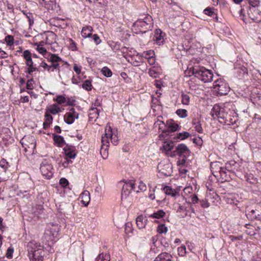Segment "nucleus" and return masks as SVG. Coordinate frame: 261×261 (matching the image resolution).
I'll return each mask as SVG.
<instances>
[{
	"mask_svg": "<svg viewBox=\"0 0 261 261\" xmlns=\"http://www.w3.org/2000/svg\"><path fill=\"white\" fill-rule=\"evenodd\" d=\"M190 151L187 146L184 144H180L176 147V150L174 151L172 156L178 155L187 158L190 155Z\"/></svg>",
	"mask_w": 261,
	"mask_h": 261,
	"instance_id": "10",
	"label": "nucleus"
},
{
	"mask_svg": "<svg viewBox=\"0 0 261 261\" xmlns=\"http://www.w3.org/2000/svg\"><path fill=\"white\" fill-rule=\"evenodd\" d=\"M248 218L251 220H261V206H257L255 209H252L246 214Z\"/></svg>",
	"mask_w": 261,
	"mask_h": 261,
	"instance_id": "13",
	"label": "nucleus"
},
{
	"mask_svg": "<svg viewBox=\"0 0 261 261\" xmlns=\"http://www.w3.org/2000/svg\"><path fill=\"white\" fill-rule=\"evenodd\" d=\"M162 190L166 195L172 197H175L176 194H178L175 189L172 188L170 186H165L162 188Z\"/></svg>",
	"mask_w": 261,
	"mask_h": 261,
	"instance_id": "29",
	"label": "nucleus"
},
{
	"mask_svg": "<svg viewBox=\"0 0 261 261\" xmlns=\"http://www.w3.org/2000/svg\"><path fill=\"white\" fill-rule=\"evenodd\" d=\"M181 102L183 105H188L190 102V96L187 94L182 93L181 94Z\"/></svg>",
	"mask_w": 261,
	"mask_h": 261,
	"instance_id": "41",
	"label": "nucleus"
},
{
	"mask_svg": "<svg viewBox=\"0 0 261 261\" xmlns=\"http://www.w3.org/2000/svg\"><path fill=\"white\" fill-rule=\"evenodd\" d=\"M236 70L237 76L240 79H243L247 74V69L244 66L240 67Z\"/></svg>",
	"mask_w": 261,
	"mask_h": 261,
	"instance_id": "27",
	"label": "nucleus"
},
{
	"mask_svg": "<svg viewBox=\"0 0 261 261\" xmlns=\"http://www.w3.org/2000/svg\"><path fill=\"white\" fill-rule=\"evenodd\" d=\"M148 62L150 65H153L155 62V59L154 56L148 57L147 58Z\"/></svg>",
	"mask_w": 261,
	"mask_h": 261,
	"instance_id": "64",
	"label": "nucleus"
},
{
	"mask_svg": "<svg viewBox=\"0 0 261 261\" xmlns=\"http://www.w3.org/2000/svg\"><path fill=\"white\" fill-rule=\"evenodd\" d=\"M201 205L203 208H207L210 206L211 202L207 200L206 198L205 199H203L200 201Z\"/></svg>",
	"mask_w": 261,
	"mask_h": 261,
	"instance_id": "52",
	"label": "nucleus"
},
{
	"mask_svg": "<svg viewBox=\"0 0 261 261\" xmlns=\"http://www.w3.org/2000/svg\"><path fill=\"white\" fill-rule=\"evenodd\" d=\"M216 197H218V195L213 193V194H207L206 196V199L208 200L210 202L213 203L214 202V199H215Z\"/></svg>",
	"mask_w": 261,
	"mask_h": 261,
	"instance_id": "47",
	"label": "nucleus"
},
{
	"mask_svg": "<svg viewBox=\"0 0 261 261\" xmlns=\"http://www.w3.org/2000/svg\"><path fill=\"white\" fill-rule=\"evenodd\" d=\"M259 4V0H249L250 7L247 10L249 17L256 22H261V17H259L260 13L257 9Z\"/></svg>",
	"mask_w": 261,
	"mask_h": 261,
	"instance_id": "4",
	"label": "nucleus"
},
{
	"mask_svg": "<svg viewBox=\"0 0 261 261\" xmlns=\"http://www.w3.org/2000/svg\"><path fill=\"white\" fill-rule=\"evenodd\" d=\"M136 188L139 192L144 191L147 188L146 185L142 181H139L138 185L136 184Z\"/></svg>",
	"mask_w": 261,
	"mask_h": 261,
	"instance_id": "42",
	"label": "nucleus"
},
{
	"mask_svg": "<svg viewBox=\"0 0 261 261\" xmlns=\"http://www.w3.org/2000/svg\"><path fill=\"white\" fill-rule=\"evenodd\" d=\"M155 56L154 51L152 50H149L144 53V57L147 59L148 57H153Z\"/></svg>",
	"mask_w": 261,
	"mask_h": 261,
	"instance_id": "59",
	"label": "nucleus"
},
{
	"mask_svg": "<svg viewBox=\"0 0 261 261\" xmlns=\"http://www.w3.org/2000/svg\"><path fill=\"white\" fill-rule=\"evenodd\" d=\"M132 190L136 192H139V190L136 188V184L133 181L124 183L122 189V196H127Z\"/></svg>",
	"mask_w": 261,
	"mask_h": 261,
	"instance_id": "11",
	"label": "nucleus"
},
{
	"mask_svg": "<svg viewBox=\"0 0 261 261\" xmlns=\"http://www.w3.org/2000/svg\"><path fill=\"white\" fill-rule=\"evenodd\" d=\"M239 164L234 161H230L225 164V169L229 171L238 170Z\"/></svg>",
	"mask_w": 261,
	"mask_h": 261,
	"instance_id": "22",
	"label": "nucleus"
},
{
	"mask_svg": "<svg viewBox=\"0 0 261 261\" xmlns=\"http://www.w3.org/2000/svg\"><path fill=\"white\" fill-rule=\"evenodd\" d=\"M54 140L57 144L58 146L62 147L65 144V141L63 137L59 135H54Z\"/></svg>",
	"mask_w": 261,
	"mask_h": 261,
	"instance_id": "34",
	"label": "nucleus"
},
{
	"mask_svg": "<svg viewBox=\"0 0 261 261\" xmlns=\"http://www.w3.org/2000/svg\"><path fill=\"white\" fill-rule=\"evenodd\" d=\"M213 88L215 91L220 95L227 94L230 89L227 84L221 79L217 80L214 83Z\"/></svg>",
	"mask_w": 261,
	"mask_h": 261,
	"instance_id": "6",
	"label": "nucleus"
},
{
	"mask_svg": "<svg viewBox=\"0 0 261 261\" xmlns=\"http://www.w3.org/2000/svg\"><path fill=\"white\" fill-rule=\"evenodd\" d=\"M82 203L85 205L87 206L90 201V196L89 191L85 190L81 195Z\"/></svg>",
	"mask_w": 261,
	"mask_h": 261,
	"instance_id": "24",
	"label": "nucleus"
},
{
	"mask_svg": "<svg viewBox=\"0 0 261 261\" xmlns=\"http://www.w3.org/2000/svg\"><path fill=\"white\" fill-rule=\"evenodd\" d=\"M172 256L167 252H162L159 254L153 261H172Z\"/></svg>",
	"mask_w": 261,
	"mask_h": 261,
	"instance_id": "20",
	"label": "nucleus"
},
{
	"mask_svg": "<svg viewBox=\"0 0 261 261\" xmlns=\"http://www.w3.org/2000/svg\"><path fill=\"white\" fill-rule=\"evenodd\" d=\"M26 16L28 19V21L29 22V25L31 27L34 23V19H33V15L31 13H29V14H27Z\"/></svg>",
	"mask_w": 261,
	"mask_h": 261,
	"instance_id": "60",
	"label": "nucleus"
},
{
	"mask_svg": "<svg viewBox=\"0 0 261 261\" xmlns=\"http://www.w3.org/2000/svg\"><path fill=\"white\" fill-rule=\"evenodd\" d=\"M59 183L61 186L64 188L66 187L69 184L67 179L65 178H61L60 179Z\"/></svg>",
	"mask_w": 261,
	"mask_h": 261,
	"instance_id": "55",
	"label": "nucleus"
},
{
	"mask_svg": "<svg viewBox=\"0 0 261 261\" xmlns=\"http://www.w3.org/2000/svg\"><path fill=\"white\" fill-rule=\"evenodd\" d=\"M35 210H34V213L36 215H39L43 212V208L41 205H37L35 207Z\"/></svg>",
	"mask_w": 261,
	"mask_h": 261,
	"instance_id": "45",
	"label": "nucleus"
},
{
	"mask_svg": "<svg viewBox=\"0 0 261 261\" xmlns=\"http://www.w3.org/2000/svg\"><path fill=\"white\" fill-rule=\"evenodd\" d=\"M110 257L108 254H100L96 258V261H110Z\"/></svg>",
	"mask_w": 261,
	"mask_h": 261,
	"instance_id": "36",
	"label": "nucleus"
},
{
	"mask_svg": "<svg viewBox=\"0 0 261 261\" xmlns=\"http://www.w3.org/2000/svg\"><path fill=\"white\" fill-rule=\"evenodd\" d=\"M190 134L187 132L180 133L178 134L177 138L180 140H184L189 137Z\"/></svg>",
	"mask_w": 261,
	"mask_h": 261,
	"instance_id": "48",
	"label": "nucleus"
},
{
	"mask_svg": "<svg viewBox=\"0 0 261 261\" xmlns=\"http://www.w3.org/2000/svg\"><path fill=\"white\" fill-rule=\"evenodd\" d=\"M92 31L93 29L91 26L83 27L81 31V35L85 38L90 37L92 36Z\"/></svg>",
	"mask_w": 261,
	"mask_h": 261,
	"instance_id": "26",
	"label": "nucleus"
},
{
	"mask_svg": "<svg viewBox=\"0 0 261 261\" xmlns=\"http://www.w3.org/2000/svg\"><path fill=\"white\" fill-rule=\"evenodd\" d=\"M78 118L79 114L73 108L70 109L69 111L67 112L64 116L65 122L68 124H72L74 122V120Z\"/></svg>",
	"mask_w": 261,
	"mask_h": 261,
	"instance_id": "12",
	"label": "nucleus"
},
{
	"mask_svg": "<svg viewBox=\"0 0 261 261\" xmlns=\"http://www.w3.org/2000/svg\"><path fill=\"white\" fill-rule=\"evenodd\" d=\"M40 169L42 175L47 178H50L53 176V167L49 160H43L40 165Z\"/></svg>",
	"mask_w": 261,
	"mask_h": 261,
	"instance_id": "7",
	"label": "nucleus"
},
{
	"mask_svg": "<svg viewBox=\"0 0 261 261\" xmlns=\"http://www.w3.org/2000/svg\"><path fill=\"white\" fill-rule=\"evenodd\" d=\"M43 4L44 5L45 7L47 9H53L54 5L55 4V0H42Z\"/></svg>",
	"mask_w": 261,
	"mask_h": 261,
	"instance_id": "37",
	"label": "nucleus"
},
{
	"mask_svg": "<svg viewBox=\"0 0 261 261\" xmlns=\"http://www.w3.org/2000/svg\"><path fill=\"white\" fill-rule=\"evenodd\" d=\"M176 114L181 118H186L187 116V111L185 109H179L176 110Z\"/></svg>",
	"mask_w": 261,
	"mask_h": 261,
	"instance_id": "40",
	"label": "nucleus"
},
{
	"mask_svg": "<svg viewBox=\"0 0 261 261\" xmlns=\"http://www.w3.org/2000/svg\"><path fill=\"white\" fill-rule=\"evenodd\" d=\"M101 72L106 77H111L112 75V72L111 70L108 67H103L101 70Z\"/></svg>",
	"mask_w": 261,
	"mask_h": 261,
	"instance_id": "38",
	"label": "nucleus"
},
{
	"mask_svg": "<svg viewBox=\"0 0 261 261\" xmlns=\"http://www.w3.org/2000/svg\"><path fill=\"white\" fill-rule=\"evenodd\" d=\"M63 150L65 155L68 158L74 159L76 156L75 148L73 146L66 145L63 148Z\"/></svg>",
	"mask_w": 261,
	"mask_h": 261,
	"instance_id": "15",
	"label": "nucleus"
},
{
	"mask_svg": "<svg viewBox=\"0 0 261 261\" xmlns=\"http://www.w3.org/2000/svg\"><path fill=\"white\" fill-rule=\"evenodd\" d=\"M157 231L160 234L166 233L168 231V228L164 224H160L158 226Z\"/></svg>",
	"mask_w": 261,
	"mask_h": 261,
	"instance_id": "39",
	"label": "nucleus"
},
{
	"mask_svg": "<svg viewBox=\"0 0 261 261\" xmlns=\"http://www.w3.org/2000/svg\"><path fill=\"white\" fill-rule=\"evenodd\" d=\"M29 254L31 261H37L40 259L43 261L44 251L42 249L35 250L34 252Z\"/></svg>",
	"mask_w": 261,
	"mask_h": 261,
	"instance_id": "14",
	"label": "nucleus"
},
{
	"mask_svg": "<svg viewBox=\"0 0 261 261\" xmlns=\"http://www.w3.org/2000/svg\"><path fill=\"white\" fill-rule=\"evenodd\" d=\"M229 113H231L229 109L215 105L212 110L211 115L213 117L216 116L218 118L221 119L224 121L223 122L225 123H232L233 122L231 121V115L229 114Z\"/></svg>",
	"mask_w": 261,
	"mask_h": 261,
	"instance_id": "2",
	"label": "nucleus"
},
{
	"mask_svg": "<svg viewBox=\"0 0 261 261\" xmlns=\"http://www.w3.org/2000/svg\"><path fill=\"white\" fill-rule=\"evenodd\" d=\"M23 57L25 60L26 65H31L33 64L32 55L29 50H25L23 51Z\"/></svg>",
	"mask_w": 261,
	"mask_h": 261,
	"instance_id": "25",
	"label": "nucleus"
},
{
	"mask_svg": "<svg viewBox=\"0 0 261 261\" xmlns=\"http://www.w3.org/2000/svg\"><path fill=\"white\" fill-rule=\"evenodd\" d=\"M82 87L88 91L91 90L92 89L91 82L89 80L85 81L82 85Z\"/></svg>",
	"mask_w": 261,
	"mask_h": 261,
	"instance_id": "43",
	"label": "nucleus"
},
{
	"mask_svg": "<svg viewBox=\"0 0 261 261\" xmlns=\"http://www.w3.org/2000/svg\"><path fill=\"white\" fill-rule=\"evenodd\" d=\"M211 169L215 176H218V172L222 170V164L219 162H212L211 164Z\"/></svg>",
	"mask_w": 261,
	"mask_h": 261,
	"instance_id": "17",
	"label": "nucleus"
},
{
	"mask_svg": "<svg viewBox=\"0 0 261 261\" xmlns=\"http://www.w3.org/2000/svg\"><path fill=\"white\" fill-rule=\"evenodd\" d=\"M182 199L184 201V202L182 205L180 204H177V212L183 213L184 216H186L187 215V212H188V208L190 204L187 203L183 197H182Z\"/></svg>",
	"mask_w": 261,
	"mask_h": 261,
	"instance_id": "18",
	"label": "nucleus"
},
{
	"mask_svg": "<svg viewBox=\"0 0 261 261\" xmlns=\"http://www.w3.org/2000/svg\"><path fill=\"white\" fill-rule=\"evenodd\" d=\"M192 124L194 126V128L196 132L201 134L203 133L201 122L199 119H194L192 120Z\"/></svg>",
	"mask_w": 261,
	"mask_h": 261,
	"instance_id": "28",
	"label": "nucleus"
},
{
	"mask_svg": "<svg viewBox=\"0 0 261 261\" xmlns=\"http://www.w3.org/2000/svg\"><path fill=\"white\" fill-rule=\"evenodd\" d=\"M56 34L52 32L49 33L48 35L46 38L45 43L48 44H51L53 43V40L56 38Z\"/></svg>",
	"mask_w": 261,
	"mask_h": 261,
	"instance_id": "35",
	"label": "nucleus"
},
{
	"mask_svg": "<svg viewBox=\"0 0 261 261\" xmlns=\"http://www.w3.org/2000/svg\"><path fill=\"white\" fill-rule=\"evenodd\" d=\"M36 49L40 54L44 55V56H46V55L48 54L47 53L46 49L43 46L41 45H37Z\"/></svg>",
	"mask_w": 261,
	"mask_h": 261,
	"instance_id": "46",
	"label": "nucleus"
},
{
	"mask_svg": "<svg viewBox=\"0 0 261 261\" xmlns=\"http://www.w3.org/2000/svg\"><path fill=\"white\" fill-rule=\"evenodd\" d=\"M174 147V143L172 141H166L164 143L163 146L161 147V149H164L166 151H171Z\"/></svg>",
	"mask_w": 261,
	"mask_h": 261,
	"instance_id": "32",
	"label": "nucleus"
},
{
	"mask_svg": "<svg viewBox=\"0 0 261 261\" xmlns=\"http://www.w3.org/2000/svg\"><path fill=\"white\" fill-rule=\"evenodd\" d=\"M44 58L51 63V65L53 68L58 70L59 75L60 76V63L63 62L62 59L57 55L50 53L47 54L46 56H44Z\"/></svg>",
	"mask_w": 261,
	"mask_h": 261,
	"instance_id": "8",
	"label": "nucleus"
},
{
	"mask_svg": "<svg viewBox=\"0 0 261 261\" xmlns=\"http://www.w3.org/2000/svg\"><path fill=\"white\" fill-rule=\"evenodd\" d=\"M192 74L204 83L210 82L213 78V72L203 66H194L191 70Z\"/></svg>",
	"mask_w": 261,
	"mask_h": 261,
	"instance_id": "3",
	"label": "nucleus"
},
{
	"mask_svg": "<svg viewBox=\"0 0 261 261\" xmlns=\"http://www.w3.org/2000/svg\"><path fill=\"white\" fill-rule=\"evenodd\" d=\"M13 253V249L9 248L7 251L6 256L8 258H11Z\"/></svg>",
	"mask_w": 261,
	"mask_h": 261,
	"instance_id": "62",
	"label": "nucleus"
},
{
	"mask_svg": "<svg viewBox=\"0 0 261 261\" xmlns=\"http://www.w3.org/2000/svg\"><path fill=\"white\" fill-rule=\"evenodd\" d=\"M148 73L149 75L153 78H156L158 76L159 74L157 72L155 71V70L153 69H149L148 71Z\"/></svg>",
	"mask_w": 261,
	"mask_h": 261,
	"instance_id": "58",
	"label": "nucleus"
},
{
	"mask_svg": "<svg viewBox=\"0 0 261 261\" xmlns=\"http://www.w3.org/2000/svg\"><path fill=\"white\" fill-rule=\"evenodd\" d=\"M28 66V73L29 74H32V73L36 70H38V69L35 67H34L33 64H32L31 65H27Z\"/></svg>",
	"mask_w": 261,
	"mask_h": 261,
	"instance_id": "54",
	"label": "nucleus"
},
{
	"mask_svg": "<svg viewBox=\"0 0 261 261\" xmlns=\"http://www.w3.org/2000/svg\"><path fill=\"white\" fill-rule=\"evenodd\" d=\"M34 83V80L33 79L29 80L27 82L26 88L27 89L32 90L34 88L33 84Z\"/></svg>",
	"mask_w": 261,
	"mask_h": 261,
	"instance_id": "51",
	"label": "nucleus"
},
{
	"mask_svg": "<svg viewBox=\"0 0 261 261\" xmlns=\"http://www.w3.org/2000/svg\"><path fill=\"white\" fill-rule=\"evenodd\" d=\"M110 139L114 145L118 144L119 140L117 135L113 132L110 126L107 125L105 128V134L101 137L100 154L103 159H106L108 156Z\"/></svg>",
	"mask_w": 261,
	"mask_h": 261,
	"instance_id": "1",
	"label": "nucleus"
},
{
	"mask_svg": "<svg viewBox=\"0 0 261 261\" xmlns=\"http://www.w3.org/2000/svg\"><path fill=\"white\" fill-rule=\"evenodd\" d=\"M136 222L139 229H143L147 224V219L143 215H140L136 218Z\"/></svg>",
	"mask_w": 261,
	"mask_h": 261,
	"instance_id": "21",
	"label": "nucleus"
},
{
	"mask_svg": "<svg viewBox=\"0 0 261 261\" xmlns=\"http://www.w3.org/2000/svg\"><path fill=\"white\" fill-rule=\"evenodd\" d=\"M56 100L60 105L63 104L66 102V98L62 95L58 96Z\"/></svg>",
	"mask_w": 261,
	"mask_h": 261,
	"instance_id": "50",
	"label": "nucleus"
},
{
	"mask_svg": "<svg viewBox=\"0 0 261 261\" xmlns=\"http://www.w3.org/2000/svg\"><path fill=\"white\" fill-rule=\"evenodd\" d=\"M41 248L42 246L34 240L29 242L27 245L29 254L34 252L35 250L42 249Z\"/></svg>",
	"mask_w": 261,
	"mask_h": 261,
	"instance_id": "19",
	"label": "nucleus"
},
{
	"mask_svg": "<svg viewBox=\"0 0 261 261\" xmlns=\"http://www.w3.org/2000/svg\"><path fill=\"white\" fill-rule=\"evenodd\" d=\"M92 36L96 44H99L101 42V40L97 34H94Z\"/></svg>",
	"mask_w": 261,
	"mask_h": 261,
	"instance_id": "63",
	"label": "nucleus"
},
{
	"mask_svg": "<svg viewBox=\"0 0 261 261\" xmlns=\"http://www.w3.org/2000/svg\"><path fill=\"white\" fill-rule=\"evenodd\" d=\"M8 163L5 159H3L0 161V167L3 168L5 170L8 168Z\"/></svg>",
	"mask_w": 261,
	"mask_h": 261,
	"instance_id": "49",
	"label": "nucleus"
},
{
	"mask_svg": "<svg viewBox=\"0 0 261 261\" xmlns=\"http://www.w3.org/2000/svg\"><path fill=\"white\" fill-rule=\"evenodd\" d=\"M153 40L155 42L156 44L159 45H161L163 44V42H164V36L163 35V32L160 29H157L155 30Z\"/></svg>",
	"mask_w": 261,
	"mask_h": 261,
	"instance_id": "16",
	"label": "nucleus"
},
{
	"mask_svg": "<svg viewBox=\"0 0 261 261\" xmlns=\"http://www.w3.org/2000/svg\"><path fill=\"white\" fill-rule=\"evenodd\" d=\"M5 40L8 45H11L13 44L14 38L13 36L8 35L6 37Z\"/></svg>",
	"mask_w": 261,
	"mask_h": 261,
	"instance_id": "53",
	"label": "nucleus"
},
{
	"mask_svg": "<svg viewBox=\"0 0 261 261\" xmlns=\"http://www.w3.org/2000/svg\"><path fill=\"white\" fill-rule=\"evenodd\" d=\"M155 188H153L152 190H149V193L148 194V197L151 200H154L155 198V195H154V192H155Z\"/></svg>",
	"mask_w": 261,
	"mask_h": 261,
	"instance_id": "61",
	"label": "nucleus"
},
{
	"mask_svg": "<svg viewBox=\"0 0 261 261\" xmlns=\"http://www.w3.org/2000/svg\"><path fill=\"white\" fill-rule=\"evenodd\" d=\"M45 121L43 122V127L44 128L46 129L49 126V125L52 123L53 118L52 116L48 113L47 111H46L45 114Z\"/></svg>",
	"mask_w": 261,
	"mask_h": 261,
	"instance_id": "30",
	"label": "nucleus"
},
{
	"mask_svg": "<svg viewBox=\"0 0 261 261\" xmlns=\"http://www.w3.org/2000/svg\"><path fill=\"white\" fill-rule=\"evenodd\" d=\"M193 143L196 144L197 145L199 146H201L202 144L203 141L202 139L200 137L198 138H194L193 139Z\"/></svg>",
	"mask_w": 261,
	"mask_h": 261,
	"instance_id": "57",
	"label": "nucleus"
},
{
	"mask_svg": "<svg viewBox=\"0 0 261 261\" xmlns=\"http://www.w3.org/2000/svg\"><path fill=\"white\" fill-rule=\"evenodd\" d=\"M152 17L150 15H147L144 19H139L136 21V24L138 27L142 29L144 33L148 30H151L153 27V23Z\"/></svg>",
	"mask_w": 261,
	"mask_h": 261,
	"instance_id": "5",
	"label": "nucleus"
},
{
	"mask_svg": "<svg viewBox=\"0 0 261 261\" xmlns=\"http://www.w3.org/2000/svg\"><path fill=\"white\" fill-rule=\"evenodd\" d=\"M47 111L48 113H51L53 115H56L61 111L60 108L55 104L53 105L48 108L46 111Z\"/></svg>",
	"mask_w": 261,
	"mask_h": 261,
	"instance_id": "33",
	"label": "nucleus"
},
{
	"mask_svg": "<svg viewBox=\"0 0 261 261\" xmlns=\"http://www.w3.org/2000/svg\"><path fill=\"white\" fill-rule=\"evenodd\" d=\"M167 124L168 125V128L167 129L163 130V133L174 132L178 129L179 127L178 125L172 120L167 121Z\"/></svg>",
	"mask_w": 261,
	"mask_h": 261,
	"instance_id": "23",
	"label": "nucleus"
},
{
	"mask_svg": "<svg viewBox=\"0 0 261 261\" xmlns=\"http://www.w3.org/2000/svg\"><path fill=\"white\" fill-rule=\"evenodd\" d=\"M165 215V213L162 210H160L156 212H154L152 214L149 215L148 217L153 219H160Z\"/></svg>",
	"mask_w": 261,
	"mask_h": 261,
	"instance_id": "31",
	"label": "nucleus"
},
{
	"mask_svg": "<svg viewBox=\"0 0 261 261\" xmlns=\"http://www.w3.org/2000/svg\"><path fill=\"white\" fill-rule=\"evenodd\" d=\"M178 255L180 256H184L186 253V248L185 246H182L177 249Z\"/></svg>",
	"mask_w": 261,
	"mask_h": 261,
	"instance_id": "44",
	"label": "nucleus"
},
{
	"mask_svg": "<svg viewBox=\"0 0 261 261\" xmlns=\"http://www.w3.org/2000/svg\"><path fill=\"white\" fill-rule=\"evenodd\" d=\"M59 231V227L58 224H51V227H49V229H47L44 233L45 239L47 241H53L58 237Z\"/></svg>",
	"mask_w": 261,
	"mask_h": 261,
	"instance_id": "9",
	"label": "nucleus"
},
{
	"mask_svg": "<svg viewBox=\"0 0 261 261\" xmlns=\"http://www.w3.org/2000/svg\"><path fill=\"white\" fill-rule=\"evenodd\" d=\"M213 10V9L212 8H211L209 7L206 8L205 9H204V13L206 15H207L210 16H212L214 14Z\"/></svg>",
	"mask_w": 261,
	"mask_h": 261,
	"instance_id": "56",
	"label": "nucleus"
}]
</instances>
